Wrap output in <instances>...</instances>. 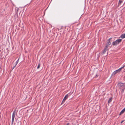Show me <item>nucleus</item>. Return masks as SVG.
I'll return each instance as SVG.
<instances>
[{
    "label": "nucleus",
    "instance_id": "obj_12",
    "mask_svg": "<svg viewBox=\"0 0 125 125\" xmlns=\"http://www.w3.org/2000/svg\"><path fill=\"white\" fill-rule=\"evenodd\" d=\"M19 58L18 59V60H17V61L16 62V63L15 64V65L14 66V67L13 68V69L16 66V65L18 63V61H19Z\"/></svg>",
    "mask_w": 125,
    "mask_h": 125
},
{
    "label": "nucleus",
    "instance_id": "obj_13",
    "mask_svg": "<svg viewBox=\"0 0 125 125\" xmlns=\"http://www.w3.org/2000/svg\"><path fill=\"white\" fill-rule=\"evenodd\" d=\"M121 89H122L121 91V93L122 94L123 93L124 90H125V88H121Z\"/></svg>",
    "mask_w": 125,
    "mask_h": 125
},
{
    "label": "nucleus",
    "instance_id": "obj_16",
    "mask_svg": "<svg viewBox=\"0 0 125 125\" xmlns=\"http://www.w3.org/2000/svg\"><path fill=\"white\" fill-rule=\"evenodd\" d=\"M99 76V75L98 74H96V76H95V77H97Z\"/></svg>",
    "mask_w": 125,
    "mask_h": 125
},
{
    "label": "nucleus",
    "instance_id": "obj_10",
    "mask_svg": "<svg viewBox=\"0 0 125 125\" xmlns=\"http://www.w3.org/2000/svg\"><path fill=\"white\" fill-rule=\"evenodd\" d=\"M121 37L122 38H125V34H122L121 36Z\"/></svg>",
    "mask_w": 125,
    "mask_h": 125
},
{
    "label": "nucleus",
    "instance_id": "obj_14",
    "mask_svg": "<svg viewBox=\"0 0 125 125\" xmlns=\"http://www.w3.org/2000/svg\"><path fill=\"white\" fill-rule=\"evenodd\" d=\"M112 101V99L111 98H110L109 99V100L108 101V103H110Z\"/></svg>",
    "mask_w": 125,
    "mask_h": 125
},
{
    "label": "nucleus",
    "instance_id": "obj_6",
    "mask_svg": "<svg viewBox=\"0 0 125 125\" xmlns=\"http://www.w3.org/2000/svg\"><path fill=\"white\" fill-rule=\"evenodd\" d=\"M68 94H66V95L63 99L62 102L63 101H65V100L68 98Z\"/></svg>",
    "mask_w": 125,
    "mask_h": 125
},
{
    "label": "nucleus",
    "instance_id": "obj_11",
    "mask_svg": "<svg viewBox=\"0 0 125 125\" xmlns=\"http://www.w3.org/2000/svg\"><path fill=\"white\" fill-rule=\"evenodd\" d=\"M123 1V0H119L118 3V5H120L122 2Z\"/></svg>",
    "mask_w": 125,
    "mask_h": 125
},
{
    "label": "nucleus",
    "instance_id": "obj_8",
    "mask_svg": "<svg viewBox=\"0 0 125 125\" xmlns=\"http://www.w3.org/2000/svg\"><path fill=\"white\" fill-rule=\"evenodd\" d=\"M119 71H118L117 70L116 71H114L113 73H112V75H115V74H116V73H119Z\"/></svg>",
    "mask_w": 125,
    "mask_h": 125
},
{
    "label": "nucleus",
    "instance_id": "obj_7",
    "mask_svg": "<svg viewBox=\"0 0 125 125\" xmlns=\"http://www.w3.org/2000/svg\"><path fill=\"white\" fill-rule=\"evenodd\" d=\"M125 112V107L123 109L120 113L119 115H121L123 114Z\"/></svg>",
    "mask_w": 125,
    "mask_h": 125
},
{
    "label": "nucleus",
    "instance_id": "obj_4",
    "mask_svg": "<svg viewBox=\"0 0 125 125\" xmlns=\"http://www.w3.org/2000/svg\"><path fill=\"white\" fill-rule=\"evenodd\" d=\"M111 39L112 38H110L107 41V45L109 46L111 44Z\"/></svg>",
    "mask_w": 125,
    "mask_h": 125
},
{
    "label": "nucleus",
    "instance_id": "obj_1",
    "mask_svg": "<svg viewBox=\"0 0 125 125\" xmlns=\"http://www.w3.org/2000/svg\"><path fill=\"white\" fill-rule=\"evenodd\" d=\"M122 40V39H119L116 40L115 41L113 42L112 45L113 46H115L118 44Z\"/></svg>",
    "mask_w": 125,
    "mask_h": 125
},
{
    "label": "nucleus",
    "instance_id": "obj_17",
    "mask_svg": "<svg viewBox=\"0 0 125 125\" xmlns=\"http://www.w3.org/2000/svg\"><path fill=\"white\" fill-rule=\"evenodd\" d=\"M69 123H68L66 125H69Z\"/></svg>",
    "mask_w": 125,
    "mask_h": 125
},
{
    "label": "nucleus",
    "instance_id": "obj_3",
    "mask_svg": "<svg viewBox=\"0 0 125 125\" xmlns=\"http://www.w3.org/2000/svg\"><path fill=\"white\" fill-rule=\"evenodd\" d=\"M15 110L13 112L12 114V119L11 121V123L12 124L13 123V122L14 121V119L16 113L15 112Z\"/></svg>",
    "mask_w": 125,
    "mask_h": 125
},
{
    "label": "nucleus",
    "instance_id": "obj_18",
    "mask_svg": "<svg viewBox=\"0 0 125 125\" xmlns=\"http://www.w3.org/2000/svg\"><path fill=\"white\" fill-rule=\"evenodd\" d=\"M123 122V121H122L121 122V123H122Z\"/></svg>",
    "mask_w": 125,
    "mask_h": 125
},
{
    "label": "nucleus",
    "instance_id": "obj_15",
    "mask_svg": "<svg viewBox=\"0 0 125 125\" xmlns=\"http://www.w3.org/2000/svg\"><path fill=\"white\" fill-rule=\"evenodd\" d=\"M40 63H38V65L37 67V69H39L40 67Z\"/></svg>",
    "mask_w": 125,
    "mask_h": 125
},
{
    "label": "nucleus",
    "instance_id": "obj_9",
    "mask_svg": "<svg viewBox=\"0 0 125 125\" xmlns=\"http://www.w3.org/2000/svg\"><path fill=\"white\" fill-rule=\"evenodd\" d=\"M125 66V65L123 66L122 67H121L118 69L117 70L119 72L121 71V69L123 68Z\"/></svg>",
    "mask_w": 125,
    "mask_h": 125
},
{
    "label": "nucleus",
    "instance_id": "obj_5",
    "mask_svg": "<svg viewBox=\"0 0 125 125\" xmlns=\"http://www.w3.org/2000/svg\"><path fill=\"white\" fill-rule=\"evenodd\" d=\"M108 47L107 45H106L104 49L103 52V54H104L106 52V51L108 50Z\"/></svg>",
    "mask_w": 125,
    "mask_h": 125
},
{
    "label": "nucleus",
    "instance_id": "obj_2",
    "mask_svg": "<svg viewBox=\"0 0 125 125\" xmlns=\"http://www.w3.org/2000/svg\"><path fill=\"white\" fill-rule=\"evenodd\" d=\"M119 87L120 89L125 88V85L123 83H119L118 84Z\"/></svg>",
    "mask_w": 125,
    "mask_h": 125
}]
</instances>
